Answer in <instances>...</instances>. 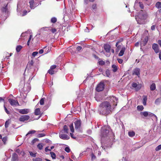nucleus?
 I'll list each match as a JSON object with an SVG mask.
<instances>
[{"label":"nucleus","instance_id":"obj_1","mask_svg":"<svg viewBox=\"0 0 161 161\" xmlns=\"http://www.w3.org/2000/svg\"><path fill=\"white\" fill-rule=\"evenodd\" d=\"M118 99L114 96L111 97L110 101L102 102L99 106L98 111L100 114L107 115L110 114L117 105Z\"/></svg>","mask_w":161,"mask_h":161},{"label":"nucleus","instance_id":"obj_2","mask_svg":"<svg viewBox=\"0 0 161 161\" xmlns=\"http://www.w3.org/2000/svg\"><path fill=\"white\" fill-rule=\"evenodd\" d=\"M147 17V13L143 12L142 10H141L139 14L136 18V19L138 24H143L145 23V20Z\"/></svg>","mask_w":161,"mask_h":161},{"label":"nucleus","instance_id":"obj_3","mask_svg":"<svg viewBox=\"0 0 161 161\" xmlns=\"http://www.w3.org/2000/svg\"><path fill=\"white\" fill-rule=\"evenodd\" d=\"M75 129L79 132L82 131L81 129V121L80 120H77L75 122Z\"/></svg>","mask_w":161,"mask_h":161},{"label":"nucleus","instance_id":"obj_4","mask_svg":"<svg viewBox=\"0 0 161 161\" xmlns=\"http://www.w3.org/2000/svg\"><path fill=\"white\" fill-rule=\"evenodd\" d=\"M63 132V131H61L59 133L60 138L63 140H68L69 139V136Z\"/></svg>","mask_w":161,"mask_h":161},{"label":"nucleus","instance_id":"obj_5","mask_svg":"<svg viewBox=\"0 0 161 161\" xmlns=\"http://www.w3.org/2000/svg\"><path fill=\"white\" fill-rule=\"evenodd\" d=\"M104 88V84L103 83L101 82L97 86L96 90L97 92H99L103 91Z\"/></svg>","mask_w":161,"mask_h":161},{"label":"nucleus","instance_id":"obj_6","mask_svg":"<svg viewBox=\"0 0 161 161\" xmlns=\"http://www.w3.org/2000/svg\"><path fill=\"white\" fill-rule=\"evenodd\" d=\"M8 101L10 104L12 106H19V104L17 100H14L12 98H9Z\"/></svg>","mask_w":161,"mask_h":161},{"label":"nucleus","instance_id":"obj_7","mask_svg":"<svg viewBox=\"0 0 161 161\" xmlns=\"http://www.w3.org/2000/svg\"><path fill=\"white\" fill-rule=\"evenodd\" d=\"M30 118V116L28 115H23L19 118V120L20 121L24 122L28 120Z\"/></svg>","mask_w":161,"mask_h":161},{"label":"nucleus","instance_id":"obj_8","mask_svg":"<svg viewBox=\"0 0 161 161\" xmlns=\"http://www.w3.org/2000/svg\"><path fill=\"white\" fill-rule=\"evenodd\" d=\"M148 40V38L147 36H146L143 39H142V41L141 42L140 46L141 47L142 46H145L147 43Z\"/></svg>","mask_w":161,"mask_h":161},{"label":"nucleus","instance_id":"obj_9","mask_svg":"<svg viewBox=\"0 0 161 161\" xmlns=\"http://www.w3.org/2000/svg\"><path fill=\"white\" fill-rule=\"evenodd\" d=\"M18 112L21 114H28L30 111V109L28 108H25L21 109H18Z\"/></svg>","mask_w":161,"mask_h":161},{"label":"nucleus","instance_id":"obj_10","mask_svg":"<svg viewBox=\"0 0 161 161\" xmlns=\"http://www.w3.org/2000/svg\"><path fill=\"white\" fill-rule=\"evenodd\" d=\"M152 47L156 53H158L159 52L158 46L157 44L153 43L152 45Z\"/></svg>","mask_w":161,"mask_h":161},{"label":"nucleus","instance_id":"obj_11","mask_svg":"<svg viewBox=\"0 0 161 161\" xmlns=\"http://www.w3.org/2000/svg\"><path fill=\"white\" fill-rule=\"evenodd\" d=\"M11 161H19L18 155L16 153H14L12 154Z\"/></svg>","mask_w":161,"mask_h":161},{"label":"nucleus","instance_id":"obj_12","mask_svg":"<svg viewBox=\"0 0 161 161\" xmlns=\"http://www.w3.org/2000/svg\"><path fill=\"white\" fill-rule=\"evenodd\" d=\"M132 75H135L139 76L140 75V69L138 68H136L134 69L133 70Z\"/></svg>","mask_w":161,"mask_h":161},{"label":"nucleus","instance_id":"obj_13","mask_svg":"<svg viewBox=\"0 0 161 161\" xmlns=\"http://www.w3.org/2000/svg\"><path fill=\"white\" fill-rule=\"evenodd\" d=\"M29 3L30 5V7L31 9H34L36 6L34 3V0H29Z\"/></svg>","mask_w":161,"mask_h":161},{"label":"nucleus","instance_id":"obj_14","mask_svg":"<svg viewBox=\"0 0 161 161\" xmlns=\"http://www.w3.org/2000/svg\"><path fill=\"white\" fill-rule=\"evenodd\" d=\"M108 132L109 131L107 130L103 129L101 130V135L103 137H105L107 136Z\"/></svg>","mask_w":161,"mask_h":161},{"label":"nucleus","instance_id":"obj_15","mask_svg":"<svg viewBox=\"0 0 161 161\" xmlns=\"http://www.w3.org/2000/svg\"><path fill=\"white\" fill-rule=\"evenodd\" d=\"M104 48L105 50L107 52H110L111 48V46L107 44L104 45Z\"/></svg>","mask_w":161,"mask_h":161},{"label":"nucleus","instance_id":"obj_16","mask_svg":"<svg viewBox=\"0 0 161 161\" xmlns=\"http://www.w3.org/2000/svg\"><path fill=\"white\" fill-rule=\"evenodd\" d=\"M126 48L125 47H123L120 51L119 53V55L120 56H121L123 55L124 54V52L125 51Z\"/></svg>","mask_w":161,"mask_h":161},{"label":"nucleus","instance_id":"obj_17","mask_svg":"<svg viewBox=\"0 0 161 161\" xmlns=\"http://www.w3.org/2000/svg\"><path fill=\"white\" fill-rule=\"evenodd\" d=\"M148 116H149L150 117H154V118H153L154 119V120H155L156 121H157V119H158L157 117V116L155 115L154 114H153L152 113H150V112H148Z\"/></svg>","mask_w":161,"mask_h":161},{"label":"nucleus","instance_id":"obj_18","mask_svg":"<svg viewBox=\"0 0 161 161\" xmlns=\"http://www.w3.org/2000/svg\"><path fill=\"white\" fill-rule=\"evenodd\" d=\"M68 128L66 125H64L63 127V129L61 131H63V132L66 134L68 133Z\"/></svg>","mask_w":161,"mask_h":161},{"label":"nucleus","instance_id":"obj_19","mask_svg":"<svg viewBox=\"0 0 161 161\" xmlns=\"http://www.w3.org/2000/svg\"><path fill=\"white\" fill-rule=\"evenodd\" d=\"M112 70L114 72H116L118 70L117 66L115 64H113L112 66Z\"/></svg>","mask_w":161,"mask_h":161},{"label":"nucleus","instance_id":"obj_20","mask_svg":"<svg viewBox=\"0 0 161 161\" xmlns=\"http://www.w3.org/2000/svg\"><path fill=\"white\" fill-rule=\"evenodd\" d=\"M132 86L136 88V90H138L140 89V87L139 88L137 86V84L135 82H133L132 84Z\"/></svg>","mask_w":161,"mask_h":161},{"label":"nucleus","instance_id":"obj_21","mask_svg":"<svg viewBox=\"0 0 161 161\" xmlns=\"http://www.w3.org/2000/svg\"><path fill=\"white\" fill-rule=\"evenodd\" d=\"M35 114L36 115H38L40 114V109L39 108H37L35 110L34 112Z\"/></svg>","mask_w":161,"mask_h":161},{"label":"nucleus","instance_id":"obj_22","mask_svg":"<svg viewBox=\"0 0 161 161\" xmlns=\"http://www.w3.org/2000/svg\"><path fill=\"white\" fill-rule=\"evenodd\" d=\"M147 100V97L146 96H143V104L144 105H146Z\"/></svg>","mask_w":161,"mask_h":161},{"label":"nucleus","instance_id":"obj_23","mask_svg":"<svg viewBox=\"0 0 161 161\" xmlns=\"http://www.w3.org/2000/svg\"><path fill=\"white\" fill-rule=\"evenodd\" d=\"M2 11L3 13L4 12L5 13H6L8 12L7 4L2 8Z\"/></svg>","mask_w":161,"mask_h":161},{"label":"nucleus","instance_id":"obj_24","mask_svg":"<svg viewBox=\"0 0 161 161\" xmlns=\"http://www.w3.org/2000/svg\"><path fill=\"white\" fill-rule=\"evenodd\" d=\"M156 88V85L154 83H152L150 86V89L151 91L154 90Z\"/></svg>","mask_w":161,"mask_h":161},{"label":"nucleus","instance_id":"obj_25","mask_svg":"<svg viewBox=\"0 0 161 161\" xmlns=\"http://www.w3.org/2000/svg\"><path fill=\"white\" fill-rule=\"evenodd\" d=\"M36 132L35 130H31L29 131L26 134V136H28L29 135L34 134Z\"/></svg>","mask_w":161,"mask_h":161},{"label":"nucleus","instance_id":"obj_26","mask_svg":"<svg viewBox=\"0 0 161 161\" xmlns=\"http://www.w3.org/2000/svg\"><path fill=\"white\" fill-rule=\"evenodd\" d=\"M22 47L21 45L17 46L16 48V51L17 52H19L21 49L22 48Z\"/></svg>","mask_w":161,"mask_h":161},{"label":"nucleus","instance_id":"obj_27","mask_svg":"<svg viewBox=\"0 0 161 161\" xmlns=\"http://www.w3.org/2000/svg\"><path fill=\"white\" fill-rule=\"evenodd\" d=\"M156 7L158 8H161V2H158L155 5Z\"/></svg>","mask_w":161,"mask_h":161},{"label":"nucleus","instance_id":"obj_28","mask_svg":"<svg viewBox=\"0 0 161 161\" xmlns=\"http://www.w3.org/2000/svg\"><path fill=\"white\" fill-rule=\"evenodd\" d=\"M128 135L130 137H133L135 135V133L134 131H130L128 132Z\"/></svg>","mask_w":161,"mask_h":161},{"label":"nucleus","instance_id":"obj_29","mask_svg":"<svg viewBox=\"0 0 161 161\" xmlns=\"http://www.w3.org/2000/svg\"><path fill=\"white\" fill-rule=\"evenodd\" d=\"M161 102V99L160 98H158L156 99L155 101V103L156 105H158Z\"/></svg>","mask_w":161,"mask_h":161},{"label":"nucleus","instance_id":"obj_30","mask_svg":"<svg viewBox=\"0 0 161 161\" xmlns=\"http://www.w3.org/2000/svg\"><path fill=\"white\" fill-rule=\"evenodd\" d=\"M98 63L99 65H104L105 64V62L104 61L100 60V59H99L98 60Z\"/></svg>","mask_w":161,"mask_h":161},{"label":"nucleus","instance_id":"obj_31","mask_svg":"<svg viewBox=\"0 0 161 161\" xmlns=\"http://www.w3.org/2000/svg\"><path fill=\"white\" fill-rule=\"evenodd\" d=\"M141 114L143 115L144 117H147V116L148 115V112L145 111L142 112L141 113Z\"/></svg>","mask_w":161,"mask_h":161},{"label":"nucleus","instance_id":"obj_32","mask_svg":"<svg viewBox=\"0 0 161 161\" xmlns=\"http://www.w3.org/2000/svg\"><path fill=\"white\" fill-rule=\"evenodd\" d=\"M69 128L71 131L72 132H74V129L73 127V124L72 123L69 125Z\"/></svg>","mask_w":161,"mask_h":161},{"label":"nucleus","instance_id":"obj_33","mask_svg":"<svg viewBox=\"0 0 161 161\" xmlns=\"http://www.w3.org/2000/svg\"><path fill=\"white\" fill-rule=\"evenodd\" d=\"M33 62L32 60H31L28 63L27 66L29 67L30 68H31V67L33 65Z\"/></svg>","mask_w":161,"mask_h":161},{"label":"nucleus","instance_id":"obj_34","mask_svg":"<svg viewBox=\"0 0 161 161\" xmlns=\"http://www.w3.org/2000/svg\"><path fill=\"white\" fill-rule=\"evenodd\" d=\"M144 108L142 105H139L137 107V110L139 111H142L143 109Z\"/></svg>","mask_w":161,"mask_h":161},{"label":"nucleus","instance_id":"obj_35","mask_svg":"<svg viewBox=\"0 0 161 161\" xmlns=\"http://www.w3.org/2000/svg\"><path fill=\"white\" fill-rule=\"evenodd\" d=\"M7 139H8L7 137L6 136H5V137H4L2 139V141L3 142L4 144H6V142L7 141Z\"/></svg>","mask_w":161,"mask_h":161},{"label":"nucleus","instance_id":"obj_36","mask_svg":"<svg viewBox=\"0 0 161 161\" xmlns=\"http://www.w3.org/2000/svg\"><path fill=\"white\" fill-rule=\"evenodd\" d=\"M45 99V98H42L40 101L39 103L41 105H43L44 104V101Z\"/></svg>","mask_w":161,"mask_h":161},{"label":"nucleus","instance_id":"obj_37","mask_svg":"<svg viewBox=\"0 0 161 161\" xmlns=\"http://www.w3.org/2000/svg\"><path fill=\"white\" fill-rule=\"evenodd\" d=\"M37 147L39 149L42 150L43 148V145L42 144L39 143L37 145Z\"/></svg>","mask_w":161,"mask_h":161},{"label":"nucleus","instance_id":"obj_38","mask_svg":"<svg viewBox=\"0 0 161 161\" xmlns=\"http://www.w3.org/2000/svg\"><path fill=\"white\" fill-rule=\"evenodd\" d=\"M57 19L55 17H53L51 18V21L52 23H55L57 21Z\"/></svg>","mask_w":161,"mask_h":161},{"label":"nucleus","instance_id":"obj_39","mask_svg":"<svg viewBox=\"0 0 161 161\" xmlns=\"http://www.w3.org/2000/svg\"><path fill=\"white\" fill-rule=\"evenodd\" d=\"M33 161H42V159L40 158H34L32 159Z\"/></svg>","mask_w":161,"mask_h":161},{"label":"nucleus","instance_id":"obj_40","mask_svg":"<svg viewBox=\"0 0 161 161\" xmlns=\"http://www.w3.org/2000/svg\"><path fill=\"white\" fill-rule=\"evenodd\" d=\"M48 73L51 75L54 73V71L50 69L48 70Z\"/></svg>","mask_w":161,"mask_h":161},{"label":"nucleus","instance_id":"obj_41","mask_svg":"<svg viewBox=\"0 0 161 161\" xmlns=\"http://www.w3.org/2000/svg\"><path fill=\"white\" fill-rule=\"evenodd\" d=\"M106 75L107 76L109 77L110 75V71L109 70H107L105 72Z\"/></svg>","mask_w":161,"mask_h":161},{"label":"nucleus","instance_id":"obj_42","mask_svg":"<svg viewBox=\"0 0 161 161\" xmlns=\"http://www.w3.org/2000/svg\"><path fill=\"white\" fill-rule=\"evenodd\" d=\"M45 136V134L44 133H41L38 134L37 136V137L39 138L43 136Z\"/></svg>","mask_w":161,"mask_h":161},{"label":"nucleus","instance_id":"obj_43","mask_svg":"<svg viewBox=\"0 0 161 161\" xmlns=\"http://www.w3.org/2000/svg\"><path fill=\"white\" fill-rule=\"evenodd\" d=\"M51 156L53 158H56V155L53 152H51L50 153Z\"/></svg>","mask_w":161,"mask_h":161},{"label":"nucleus","instance_id":"obj_44","mask_svg":"<svg viewBox=\"0 0 161 161\" xmlns=\"http://www.w3.org/2000/svg\"><path fill=\"white\" fill-rule=\"evenodd\" d=\"M30 90V88L29 86H28V89H25V86L23 89V90L24 91H29Z\"/></svg>","mask_w":161,"mask_h":161},{"label":"nucleus","instance_id":"obj_45","mask_svg":"<svg viewBox=\"0 0 161 161\" xmlns=\"http://www.w3.org/2000/svg\"><path fill=\"white\" fill-rule=\"evenodd\" d=\"M161 149V144L155 148L156 151H158Z\"/></svg>","mask_w":161,"mask_h":161},{"label":"nucleus","instance_id":"obj_46","mask_svg":"<svg viewBox=\"0 0 161 161\" xmlns=\"http://www.w3.org/2000/svg\"><path fill=\"white\" fill-rule=\"evenodd\" d=\"M30 155L31 156L33 157H35L36 156V153H33L32 152H29Z\"/></svg>","mask_w":161,"mask_h":161},{"label":"nucleus","instance_id":"obj_47","mask_svg":"<svg viewBox=\"0 0 161 161\" xmlns=\"http://www.w3.org/2000/svg\"><path fill=\"white\" fill-rule=\"evenodd\" d=\"M9 124V122L8 120L6 121L5 124V128H7L8 127Z\"/></svg>","mask_w":161,"mask_h":161},{"label":"nucleus","instance_id":"obj_48","mask_svg":"<svg viewBox=\"0 0 161 161\" xmlns=\"http://www.w3.org/2000/svg\"><path fill=\"white\" fill-rule=\"evenodd\" d=\"M65 151L67 153H69L70 151V149L69 147H66L65 148Z\"/></svg>","mask_w":161,"mask_h":161},{"label":"nucleus","instance_id":"obj_49","mask_svg":"<svg viewBox=\"0 0 161 161\" xmlns=\"http://www.w3.org/2000/svg\"><path fill=\"white\" fill-rule=\"evenodd\" d=\"M4 108L5 110V112L8 114H10L8 110L5 107V105H4Z\"/></svg>","mask_w":161,"mask_h":161},{"label":"nucleus","instance_id":"obj_50","mask_svg":"<svg viewBox=\"0 0 161 161\" xmlns=\"http://www.w3.org/2000/svg\"><path fill=\"white\" fill-rule=\"evenodd\" d=\"M38 53V52L37 51L33 52L32 53V56L34 57H35Z\"/></svg>","mask_w":161,"mask_h":161},{"label":"nucleus","instance_id":"obj_51","mask_svg":"<svg viewBox=\"0 0 161 161\" xmlns=\"http://www.w3.org/2000/svg\"><path fill=\"white\" fill-rule=\"evenodd\" d=\"M31 38H32V35H31L30 36L29 39L27 42V44L28 46H29V45L30 42V41H31Z\"/></svg>","mask_w":161,"mask_h":161},{"label":"nucleus","instance_id":"obj_52","mask_svg":"<svg viewBox=\"0 0 161 161\" xmlns=\"http://www.w3.org/2000/svg\"><path fill=\"white\" fill-rule=\"evenodd\" d=\"M123 41V39H121V41H118L116 44V46L117 47V48H118L120 47V46H118V44L121 42L122 41Z\"/></svg>","mask_w":161,"mask_h":161},{"label":"nucleus","instance_id":"obj_53","mask_svg":"<svg viewBox=\"0 0 161 161\" xmlns=\"http://www.w3.org/2000/svg\"><path fill=\"white\" fill-rule=\"evenodd\" d=\"M70 136L73 138L74 139H76L77 138V137L75 136H74V134L73 133H70Z\"/></svg>","mask_w":161,"mask_h":161},{"label":"nucleus","instance_id":"obj_54","mask_svg":"<svg viewBox=\"0 0 161 161\" xmlns=\"http://www.w3.org/2000/svg\"><path fill=\"white\" fill-rule=\"evenodd\" d=\"M56 68V65H54L51 66L50 67V69H52L53 70V69H55Z\"/></svg>","mask_w":161,"mask_h":161},{"label":"nucleus","instance_id":"obj_55","mask_svg":"<svg viewBox=\"0 0 161 161\" xmlns=\"http://www.w3.org/2000/svg\"><path fill=\"white\" fill-rule=\"evenodd\" d=\"M118 62L119 64H122L123 62V60L122 59L118 58L117 59Z\"/></svg>","mask_w":161,"mask_h":161},{"label":"nucleus","instance_id":"obj_56","mask_svg":"<svg viewBox=\"0 0 161 161\" xmlns=\"http://www.w3.org/2000/svg\"><path fill=\"white\" fill-rule=\"evenodd\" d=\"M48 147H46L45 149V151L46 152H47L48 151H51V149H49L48 148Z\"/></svg>","mask_w":161,"mask_h":161},{"label":"nucleus","instance_id":"obj_57","mask_svg":"<svg viewBox=\"0 0 161 161\" xmlns=\"http://www.w3.org/2000/svg\"><path fill=\"white\" fill-rule=\"evenodd\" d=\"M15 151L19 154L20 152L21 151H20V150L18 149V148H17L15 150Z\"/></svg>","mask_w":161,"mask_h":161},{"label":"nucleus","instance_id":"obj_58","mask_svg":"<svg viewBox=\"0 0 161 161\" xmlns=\"http://www.w3.org/2000/svg\"><path fill=\"white\" fill-rule=\"evenodd\" d=\"M96 156H95V155L92 153V159L93 160L96 158Z\"/></svg>","mask_w":161,"mask_h":161},{"label":"nucleus","instance_id":"obj_59","mask_svg":"<svg viewBox=\"0 0 161 161\" xmlns=\"http://www.w3.org/2000/svg\"><path fill=\"white\" fill-rule=\"evenodd\" d=\"M82 49V47L80 46H78L76 48V49L78 51H80Z\"/></svg>","mask_w":161,"mask_h":161},{"label":"nucleus","instance_id":"obj_60","mask_svg":"<svg viewBox=\"0 0 161 161\" xmlns=\"http://www.w3.org/2000/svg\"><path fill=\"white\" fill-rule=\"evenodd\" d=\"M51 31L53 33H54L55 32H56V31H57L56 29L55 28L53 29H52L51 30Z\"/></svg>","mask_w":161,"mask_h":161},{"label":"nucleus","instance_id":"obj_61","mask_svg":"<svg viewBox=\"0 0 161 161\" xmlns=\"http://www.w3.org/2000/svg\"><path fill=\"white\" fill-rule=\"evenodd\" d=\"M21 154V155H22V156H24V155L25 154V152H24V151H22L20 152V154Z\"/></svg>","mask_w":161,"mask_h":161},{"label":"nucleus","instance_id":"obj_62","mask_svg":"<svg viewBox=\"0 0 161 161\" xmlns=\"http://www.w3.org/2000/svg\"><path fill=\"white\" fill-rule=\"evenodd\" d=\"M2 101H3V102H5L4 99L2 97H0V102Z\"/></svg>","mask_w":161,"mask_h":161},{"label":"nucleus","instance_id":"obj_63","mask_svg":"<svg viewBox=\"0 0 161 161\" xmlns=\"http://www.w3.org/2000/svg\"><path fill=\"white\" fill-rule=\"evenodd\" d=\"M96 8V4H94L92 6V8L93 9H95Z\"/></svg>","mask_w":161,"mask_h":161},{"label":"nucleus","instance_id":"obj_64","mask_svg":"<svg viewBox=\"0 0 161 161\" xmlns=\"http://www.w3.org/2000/svg\"><path fill=\"white\" fill-rule=\"evenodd\" d=\"M43 50L42 49H41L39 51V53L40 54H42L43 53Z\"/></svg>","mask_w":161,"mask_h":161}]
</instances>
